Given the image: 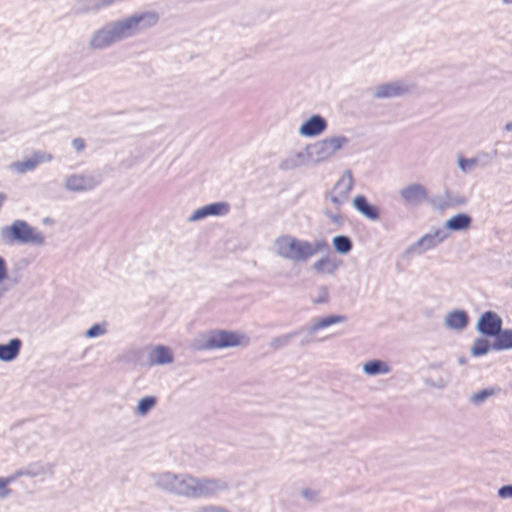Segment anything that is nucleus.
Here are the masks:
<instances>
[{
  "instance_id": "obj_26",
  "label": "nucleus",
  "mask_w": 512,
  "mask_h": 512,
  "mask_svg": "<svg viewBox=\"0 0 512 512\" xmlns=\"http://www.w3.org/2000/svg\"><path fill=\"white\" fill-rule=\"evenodd\" d=\"M363 371L369 376H375L390 373L391 367L383 360L374 359L363 365Z\"/></svg>"
},
{
  "instance_id": "obj_21",
  "label": "nucleus",
  "mask_w": 512,
  "mask_h": 512,
  "mask_svg": "<svg viewBox=\"0 0 512 512\" xmlns=\"http://www.w3.org/2000/svg\"><path fill=\"white\" fill-rule=\"evenodd\" d=\"M353 206L359 213L370 220H377L379 218L378 208L369 203L363 195H358L354 198Z\"/></svg>"
},
{
  "instance_id": "obj_20",
  "label": "nucleus",
  "mask_w": 512,
  "mask_h": 512,
  "mask_svg": "<svg viewBox=\"0 0 512 512\" xmlns=\"http://www.w3.org/2000/svg\"><path fill=\"white\" fill-rule=\"evenodd\" d=\"M308 162H310V160L306 150L298 151L289 154L285 159H283L279 164V169L283 171H289L304 166Z\"/></svg>"
},
{
  "instance_id": "obj_32",
  "label": "nucleus",
  "mask_w": 512,
  "mask_h": 512,
  "mask_svg": "<svg viewBox=\"0 0 512 512\" xmlns=\"http://www.w3.org/2000/svg\"><path fill=\"white\" fill-rule=\"evenodd\" d=\"M41 441V436L38 432L32 431L28 433L23 439L20 440V445L24 446L27 450L32 449Z\"/></svg>"
},
{
  "instance_id": "obj_47",
  "label": "nucleus",
  "mask_w": 512,
  "mask_h": 512,
  "mask_svg": "<svg viewBox=\"0 0 512 512\" xmlns=\"http://www.w3.org/2000/svg\"><path fill=\"white\" fill-rule=\"evenodd\" d=\"M505 5H512V0H502Z\"/></svg>"
},
{
  "instance_id": "obj_42",
  "label": "nucleus",
  "mask_w": 512,
  "mask_h": 512,
  "mask_svg": "<svg viewBox=\"0 0 512 512\" xmlns=\"http://www.w3.org/2000/svg\"><path fill=\"white\" fill-rule=\"evenodd\" d=\"M72 146L76 152L80 153L85 149L86 144L83 138L77 137L72 140Z\"/></svg>"
},
{
  "instance_id": "obj_12",
  "label": "nucleus",
  "mask_w": 512,
  "mask_h": 512,
  "mask_svg": "<svg viewBox=\"0 0 512 512\" xmlns=\"http://www.w3.org/2000/svg\"><path fill=\"white\" fill-rule=\"evenodd\" d=\"M53 155L42 151H34L31 157L11 163L10 169L18 174H25L34 171L38 165L52 161Z\"/></svg>"
},
{
  "instance_id": "obj_15",
  "label": "nucleus",
  "mask_w": 512,
  "mask_h": 512,
  "mask_svg": "<svg viewBox=\"0 0 512 512\" xmlns=\"http://www.w3.org/2000/svg\"><path fill=\"white\" fill-rule=\"evenodd\" d=\"M230 206L227 202H214L195 210L188 218L190 222L202 220L208 216H224L228 214Z\"/></svg>"
},
{
  "instance_id": "obj_36",
  "label": "nucleus",
  "mask_w": 512,
  "mask_h": 512,
  "mask_svg": "<svg viewBox=\"0 0 512 512\" xmlns=\"http://www.w3.org/2000/svg\"><path fill=\"white\" fill-rule=\"evenodd\" d=\"M20 477H23V474L20 473V469H18L8 477H0V480L4 485L5 490H11L8 486Z\"/></svg>"
},
{
  "instance_id": "obj_23",
  "label": "nucleus",
  "mask_w": 512,
  "mask_h": 512,
  "mask_svg": "<svg viewBox=\"0 0 512 512\" xmlns=\"http://www.w3.org/2000/svg\"><path fill=\"white\" fill-rule=\"evenodd\" d=\"M149 360L152 365L170 364L173 362V354L169 347L157 345L151 350Z\"/></svg>"
},
{
  "instance_id": "obj_37",
  "label": "nucleus",
  "mask_w": 512,
  "mask_h": 512,
  "mask_svg": "<svg viewBox=\"0 0 512 512\" xmlns=\"http://www.w3.org/2000/svg\"><path fill=\"white\" fill-rule=\"evenodd\" d=\"M106 330L104 327H102L101 325L99 324H94L93 326H91L87 331H86V337L88 338H95V337H98L100 335H103L105 334Z\"/></svg>"
},
{
  "instance_id": "obj_6",
  "label": "nucleus",
  "mask_w": 512,
  "mask_h": 512,
  "mask_svg": "<svg viewBox=\"0 0 512 512\" xmlns=\"http://www.w3.org/2000/svg\"><path fill=\"white\" fill-rule=\"evenodd\" d=\"M349 143L345 136H333L306 146L310 162L320 163L330 159L337 151Z\"/></svg>"
},
{
  "instance_id": "obj_40",
  "label": "nucleus",
  "mask_w": 512,
  "mask_h": 512,
  "mask_svg": "<svg viewBox=\"0 0 512 512\" xmlns=\"http://www.w3.org/2000/svg\"><path fill=\"white\" fill-rule=\"evenodd\" d=\"M497 495L501 499L512 498V484L504 485L498 489Z\"/></svg>"
},
{
  "instance_id": "obj_39",
  "label": "nucleus",
  "mask_w": 512,
  "mask_h": 512,
  "mask_svg": "<svg viewBox=\"0 0 512 512\" xmlns=\"http://www.w3.org/2000/svg\"><path fill=\"white\" fill-rule=\"evenodd\" d=\"M466 202H467L466 197H464L462 195H454V196L448 195L447 196V205H449V206H461V205L466 204Z\"/></svg>"
},
{
  "instance_id": "obj_14",
  "label": "nucleus",
  "mask_w": 512,
  "mask_h": 512,
  "mask_svg": "<svg viewBox=\"0 0 512 512\" xmlns=\"http://www.w3.org/2000/svg\"><path fill=\"white\" fill-rule=\"evenodd\" d=\"M154 486L167 493L176 496L179 473L172 471H160L151 475Z\"/></svg>"
},
{
  "instance_id": "obj_28",
  "label": "nucleus",
  "mask_w": 512,
  "mask_h": 512,
  "mask_svg": "<svg viewBox=\"0 0 512 512\" xmlns=\"http://www.w3.org/2000/svg\"><path fill=\"white\" fill-rule=\"evenodd\" d=\"M332 244L336 252L339 254H348L353 248V242L346 235H338L332 239Z\"/></svg>"
},
{
  "instance_id": "obj_17",
  "label": "nucleus",
  "mask_w": 512,
  "mask_h": 512,
  "mask_svg": "<svg viewBox=\"0 0 512 512\" xmlns=\"http://www.w3.org/2000/svg\"><path fill=\"white\" fill-rule=\"evenodd\" d=\"M327 128V121L321 115H313L299 128V133L305 137H316Z\"/></svg>"
},
{
  "instance_id": "obj_35",
  "label": "nucleus",
  "mask_w": 512,
  "mask_h": 512,
  "mask_svg": "<svg viewBox=\"0 0 512 512\" xmlns=\"http://www.w3.org/2000/svg\"><path fill=\"white\" fill-rule=\"evenodd\" d=\"M494 394L493 390L489 389H482L478 391L477 393L473 394L471 397V401L474 404H481L483 403L488 397L492 396Z\"/></svg>"
},
{
  "instance_id": "obj_1",
  "label": "nucleus",
  "mask_w": 512,
  "mask_h": 512,
  "mask_svg": "<svg viewBox=\"0 0 512 512\" xmlns=\"http://www.w3.org/2000/svg\"><path fill=\"white\" fill-rule=\"evenodd\" d=\"M158 21L159 14L157 12L144 11L107 22L92 33L88 46L94 51L108 49L116 43L133 38L153 28Z\"/></svg>"
},
{
  "instance_id": "obj_34",
  "label": "nucleus",
  "mask_w": 512,
  "mask_h": 512,
  "mask_svg": "<svg viewBox=\"0 0 512 512\" xmlns=\"http://www.w3.org/2000/svg\"><path fill=\"white\" fill-rule=\"evenodd\" d=\"M301 495L309 503L317 504L320 502V491L317 489L304 488Z\"/></svg>"
},
{
  "instance_id": "obj_8",
  "label": "nucleus",
  "mask_w": 512,
  "mask_h": 512,
  "mask_svg": "<svg viewBox=\"0 0 512 512\" xmlns=\"http://www.w3.org/2000/svg\"><path fill=\"white\" fill-rule=\"evenodd\" d=\"M414 86L406 80L399 79L377 85L372 91L374 99H391L402 97L412 92Z\"/></svg>"
},
{
  "instance_id": "obj_25",
  "label": "nucleus",
  "mask_w": 512,
  "mask_h": 512,
  "mask_svg": "<svg viewBox=\"0 0 512 512\" xmlns=\"http://www.w3.org/2000/svg\"><path fill=\"white\" fill-rule=\"evenodd\" d=\"M346 320L347 317L345 315H330L327 317L320 318L308 329V333L310 335H313L320 329L327 328L334 324L343 323Z\"/></svg>"
},
{
  "instance_id": "obj_18",
  "label": "nucleus",
  "mask_w": 512,
  "mask_h": 512,
  "mask_svg": "<svg viewBox=\"0 0 512 512\" xmlns=\"http://www.w3.org/2000/svg\"><path fill=\"white\" fill-rule=\"evenodd\" d=\"M469 323V316L465 310H453L445 317V326L451 330L462 331Z\"/></svg>"
},
{
  "instance_id": "obj_46",
  "label": "nucleus",
  "mask_w": 512,
  "mask_h": 512,
  "mask_svg": "<svg viewBox=\"0 0 512 512\" xmlns=\"http://www.w3.org/2000/svg\"><path fill=\"white\" fill-rule=\"evenodd\" d=\"M504 129H505L506 131H512V121H511V122L506 123V125H505Z\"/></svg>"
},
{
  "instance_id": "obj_31",
  "label": "nucleus",
  "mask_w": 512,
  "mask_h": 512,
  "mask_svg": "<svg viewBox=\"0 0 512 512\" xmlns=\"http://www.w3.org/2000/svg\"><path fill=\"white\" fill-rule=\"evenodd\" d=\"M157 398L155 396H146L139 400L136 407V413L140 416L147 415L156 405Z\"/></svg>"
},
{
  "instance_id": "obj_7",
  "label": "nucleus",
  "mask_w": 512,
  "mask_h": 512,
  "mask_svg": "<svg viewBox=\"0 0 512 512\" xmlns=\"http://www.w3.org/2000/svg\"><path fill=\"white\" fill-rule=\"evenodd\" d=\"M449 237L446 229L438 228L433 232L424 234L415 243L406 249L407 254L422 255L425 252L435 249Z\"/></svg>"
},
{
  "instance_id": "obj_24",
  "label": "nucleus",
  "mask_w": 512,
  "mask_h": 512,
  "mask_svg": "<svg viewBox=\"0 0 512 512\" xmlns=\"http://www.w3.org/2000/svg\"><path fill=\"white\" fill-rule=\"evenodd\" d=\"M472 224V217L469 214L466 213H459L454 216H452L450 219H448L445 223V227L443 229H446L450 231H463L468 229Z\"/></svg>"
},
{
  "instance_id": "obj_22",
  "label": "nucleus",
  "mask_w": 512,
  "mask_h": 512,
  "mask_svg": "<svg viewBox=\"0 0 512 512\" xmlns=\"http://www.w3.org/2000/svg\"><path fill=\"white\" fill-rule=\"evenodd\" d=\"M22 341L19 338H13L6 344H0V360L11 362L17 358L20 353Z\"/></svg>"
},
{
  "instance_id": "obj_43",
  "label": "nucleus",
  "mask_w": 512,
  "mask_h": 512,
  "mask_svg": "<svg viewBox=\"0 0 512 512\" xmlns=\"http://www.w3.org/2000/svg\"><path fill=\"white\" fill-rule=\"evenodd\" d=\"M325 215L335 224L342 225L343 218L339 213H333L331 211H326Z\"/></svg>"
},
{
  "instance_id": "obj_19",
  "label": "nucleus",
  "mask_w": 512,
  "mask_h": 512,
  "mask_svg": "<svg viewBox=\"0 0 512 512\" xmlns=\"http://www.w3.org/2000/svg\"><path fill=\"white\" fill-rule=\"evenodd\" d=\"M54 465L51 463H44L42 461L31 462L28 465L20 468V473L25 477H38L46 474H53Z\"/></svg>"
},
{
  "instance_id": "obj_5",
  "label": "nucleus",
  "mask_w": 512,
  "mask_h": 512,
  "mask_svg": "<svg viewBox=\"0 0 512 512\" xmlns=\"http://www.w3.org/2000/svg\"><path fill=\"white\" fill-rule=\"evenodd\" d=\"M240 345L238 333L228 330H210L194 338L192 347L197 351L218 350Z\"/></svg>"
},
{
  "instance_id": "obj_10",
  "label": "nucleus",
  "mask_w": 512,
  "mask_h": 512,
  "mask_svg": "<svg viewBox=\"0 0 512 512\" xmlns=\"http://www.w3.org/2000/svg\"><path fill=\"white\" fill-rule=\"evenodd\" d=\"M354 187V177L351 170H345L339 180L335 183L333 189L329 193L331 202L339 208L348 200Z\"/></svg>"
},
{
  "instance_id": "obj_29",
  "label": "nucleus",
  "mask_w": 512,
  "mask_h": 512,
  "mask_svg": "<svg viewBox=\"0 0 512 512\" xmlns=\"http://www.w3.org/2000/svg\"><path fill=\"white\" fill-rule=\"evenodd\" d=\"M490 350H492V344L484 337L476 338L471 347V355L474 357H481L486 355Z\"/></svg>"
},
{
  "instance_id": "obj_9",
  "label": "nucleus",
  "mask_w": 512,
  "mask_h": 512,
  "mask_svg": "<svg viewBox=\"0 0 512 512\" xmlns=\"http://www.w3.org/2000/svg\"><path fill=\"white\" fill-rule=\"evenodd\" d=\"M102 177L99 174L90 172L75 173L67 176L65 180V189L70 192L90 191L100 185Z\"/></svg>"
},
{
  "instance_id": "obj_11",
  "label": "nucleus",
  "mask_w": 512,
  "mask_h": 512,
  "mask_svg": "<svg viewBox=\"0 0 512 512\" xmlns=\"http://www.w3.org/2000/svg\"><path fill=\"white\" fill-rule=\"evenodd\" d=\"M502 326V318L496 312L488 310L480 315L476 330L485 337L495 338L501 332Z\"/></svg>"
},
{
  "instance_id": "obj_13",
  "label": "nucleus",
  "mask_w": 512,
  "mask_h": 512,
  "mask_svg": "<svg viewBox=\"0 0 512 512\" xmlns=\"http://www.w3.org/2000/svg\"><path fill=\"white\" fill-rule=\"evenodd\" d=\"M399 196L405 206L417 207L427 200L428 191L424 185L412 183L400 189Z\"/></svg>"
},
{
  "instance_id": "obj_49",
  "label": "nucleus",
  "mask_w": 512,
  "mask_h": 512,
  "mask_svg": "<svg viewBox=\"0 0 512 512\" xmlns=\"http://www.w3.org/2000/svg\"><path fill=\"white\" fill-rule=\"evenodd\" d=\"M2 295H3V292H2V290L0 289V298L2 297Z\"/></svg>"
},
{
  "instance_id": "obj_3",
  "label": "nucleus",
  "mask_w": 512,
  "mask_h": 512,
  "mask_svg": "<svg viewBox=\"0 0 512 512\" xmlns=\"http://www.w3.org/2000/svg\"><path fill=\"white\" fill-rule=\"evenodd\" d=\"M274 247L279 257L295 263H305L317 253L329 251V244L324 239L310 242L288 234L277 237Z\"/></svg>"
},
{
  "instance_id": "obj_45",
  "label": "nucleus",
  "mask_w": 512,
  "mask_h": 512,
  "mask_svg": "<svg viewBox=\"0 0 512 512\" xmlns=\"http://www.w3.org/2000/svg\"><path fill=\"white\" fill-rule=\"evenodd\" d=\"M312 335H310L308 332H307V335L301 340V345L304 346V345H307L309 344L311 341H312V338H311Z\"/></svg>"
},
{
  "instance_id": "obj_30",
  "label": "nucleus",
  "mask_w": 512,
  "mask_h": 512,
  "mask_svg": "<svg viewBox=\"0 0 512 512\" xmlns=\"http://www.w3.org/2000/svg\"><path fill=\"white\" fill-rule=\"evenodd\" d=\"M301 332H302V329H299V330H295L291 333H287V334H283L278 337H275L271 340L270 347L274 350L283 348V347L287 346L291 342V340L294 337L298 336Z\"/></svg>"
},
{
  "instance_id": "obj_33",
  "label": "nucleus",
  "mask_w": 512,
  "mask_h": 512,
  "mask_svg": "<svg viewBox=\"0 0 512 512\" xmlns=\"http://www.w3.org/2000/svg\"><path fill=\"white\" fill-rule=\"evenodd\" d=\"M477 158H465L463 156L458 157V166L460 170L467 174L472 171V169L477 165Z\"/></svg>"
},
{
  "instance_id": "obj_41",
  "label": "nucleus",
  "mask_w": 512,
  "mask_h": 512,
  "mask_svg": "<svg viewBox=\"0 0 512 512\" xmlns=\"http://www.w3.org/2000/svg\"><path fill=\"white\" fill-rule=\"evenodd\" d=\"M196 512H230L227 508L218 505H206L199 508Z\"/></svg>"
},
{
  "instance_id": "obj_44",
  "label": "nucleus",
  "mask_w": 512,
  "mask_h": 512,
  "mask_svg": "<svg viewBox=\"0 0 512 512\" xmlns=\"http://www.w3.org/2000/svg\"><path fill=\"white\" fill-rule=\"evenodd\" d=\"M7 277V267L6 262L3 257L0 256V282H2Z\"/></svg>"
},
{
  "instance_id": "obj_38",
  "label": "nucleus",
  "mask_w": 512,
  "mask_h": 512,
  "mask_svg": "<svg viewBox=\"0 0 512 512\" xmlns=\"http://www.w3.org/2000/svg\"><path fill=\"white\" fill-rule=\"evenodd\" d=\"M329 300V291L326 286L319 288L318 296L313 300L315 304H325Z\"/></svg>"
},
{
  "instance_id": "obj_2",
  "label": "nucleus",
  "mask_w": 512,
  "mask_h": 512,
  "mask_svg": "<svg viewBox=\"0 0 512 512\" xmlns=\"http://www.w3.org/2000/svg\"><path fill=\"white\" fill-rule=\"evenodd\" d=\"M229 490L227 481L221 478L196 477L190 473H179L176 496L188 499H212Z\"/></svg>"
},
{
  "instance_id": "obj_27",
  "label": "nucleus",
  "mask_w": 512,
  "mask_h": 512,
  "mask_svg": "<svg viewBox=\"0 0 512 512\" xmlns=\"http://www.w3.org/2000/svg\"><path fill=\"white\" fill-rule=\"evenodd\" d=\"M512 349V329H501L492 343V350L503 351Z\"/></svg>"
},
{
  "instance_id": "obj_16",
  "label": "nucleus",
  "mask_w": 512,
  "mask_h": 512,
  "mask_svg": "<svg viewBox=\"0 0 512 512\" xmlns=\"http://www.w3.org/2000/svg\"><path fill=\"white\" fill-rule=\"evenodd\" d=\"M340 266L341 261L335 256L330 255L329 250L311 265V269L318 275H333Z\"/></svg>"
},
{
  "instance_id": "obj_48",
  "label": "nucleus",
  "mask_w": 512,
  "mask_h": 512,
  "mask_svg": "<svg viewBox=\"0 0 512 512\" xmlns=\"http://www.w3.org/2000/svg\"><path fill=\"white\" fill-rule=\"evenodd\" d=\"M4 199H5V196L0 193V207L2 206Z\"/></svg>"
},
{
  "instance_id": "obj_4",
  "label": "nucleus",
  "mask_w": 512,
  "mask_h": 512,
  "mask_svg": "<svg viewBox=\"0 0 512 512\" xmlns=\"http://www.w3.org/2000/svg\"><path fill=\"white\" fill-rule=\"evenodd\" d=\"M0 239L6 245L32 244L43 246L45 236L37 228L32 227L27 221L17 219L10 225L3 226L0 229Z\"/></svg>"
}]
</instances>
